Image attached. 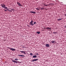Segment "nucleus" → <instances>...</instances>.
I'll use <instances>...</instances> for the list:
<instances>
[{
    "instance_id": "obj_1",
    "label": "nucleus",
    "mask_w": 66,
    "mask_h": 66,
    "mask_svg": "<svg viewBox=\"0 0 66 66\" xmlns=\"http://www.w3.org/2000/svg\"><path fill=\"white\" fill-rule=\"evenodd\" d=\"M8 49H10L11 50V51H15L16 50L14 48H11L10 47H7Z\"/></svg>"
},
{
    "instance_id": "obj_2",
    "label": "nucleus",
    "mask_w": 66,
    "mask_h": 66,
    "mask_svg": "<svg viewBox=\"0 0 66 66\" xmlns=\"http://www.w3.org/2000/svg\"><path fill=\"white\" fill-rule=\"evenodd\" d=\"M17 4H18V5L19 6H21V7H22V5L21 4H20V3L19 2H17Z\"/></svg>"
},
{
    "instance_id": "obj_3",
    "label": "nucleus",
    "mask_w": 66,
    "mask_h": 66,
    "mask_svg": "<svg viewBox=\"0 0 66 66\" xmlns=\"http://www.w3.org/2000/svg\"><path fill=\"white\" fill-rule=\"evenodd\" d=\"M33 23V20H32L31 22L29 24L31 26H34V24Z\"/></svg>"
},
{
    "instance_id": "obj_4",
    "label": "nucleus",
    "mask_w": 66,
    "mask_h": 66,
    "mask_svg": "<svg viewBox=\"0 0 66 66\" xmlns=\"http://www.w3.org/2000/svg\"><path fill=\"white\" fill-rule=\"evenodd\" d=\"M20 52H21V53H23V54H26V53L25 51H20Z\"/></svg>"
},
{
    "instance_id": "obj_5",
    "label": "nucleus",
    "mask_w": 66,
    "mask_h": 66,
    "mask_svg": "<svg viewBox=\"0 0 66 66\" xmlns=\"http://www.w3.org/2000/svg\"><path fill=\"white\" fill-rule=\"evenodd\" d=\"M12 62L13 63H16V64H17L18 62H19V61H17L15 60H13L12 61Z\"/></svg>"
},
{
    "instance_id": "obj_6",
    "label": "nucleus",
    "mask_w": 66,
    "mask_h": 66,
    "mask_svg": "<svg viewBox=\"0 0 66 66\" xmlns=\"http://www.w3.org/2000/svg\"><path fill=\"white\" fill-rule=\"evenodd\" d=\"M51 43L52 44H55L56 42L55 40H53L51 41Z\"/></svg>"
},
{
    "instance_id": "obj_7",
    "label": "nucleus",
    "mask_w": 66,
    "mask_h": 66,
    "mask_svg": "<svg viewBox=\"0 0 66 66\" xmlns=\"http://www.w3.org/2000/svg\"><path fill=\"white\" fill-rule=\"evenodd\" d=\"M2 7H3V8H4V7L5 6V5L4 4H1Z\"/></svg>"
},
{
    "instance_id": "obj_8",
    "label": "nucleus",
    "mask_w": 66,
    "mask_h": 66,
    "mask_svg": "<svg viewBox=\"0 0 66 66\" xmlns=\"http://www.w3.org/2000/svg\"><path fill=\"white\" fill-rule=\"evenodd\" d=\"M45 46L46 47H49L50 46V44H46Z\"/></svg>"
},
{
    "instance_id": "obj_9",
    "label": "nucleus",
    "mask_w": 66,
    "mask_h": 66,
    "mask_svg": "<svg viewBox=\"0 0 66 66\" xmlns=\"http://www.w3.org/2000/svg\"><path fill=\"white\" fill-rule=\"evenodd\" d=\"M18 56H22V57H24L25 56L24 55H18Z\"/></svg>"
},
{
    "instance_id": "obj_10",
    "label": "nucleus",
    "mask_w": 66,
    "mask_h": 66,
    "mask_svg": "<svg viewBox=\"0 0 66 66\" xmlns=\"http://www.w3.org/2000/svg\"><path fill=\"white\" fill-rule=\"evenodd\" d=\"M30 13H33V14H35V13H36V12H33V11L30 12Z\"/></svg>"
},
{
    "instance_id": "obj_11",
    "label": "nucleus",
    "mask_w": 66,
    "mask_h": 66,
    "mask_svg": "<svg viewBox=\"0 0 66 66\" xmlns=\"http://www.w3.org/2000/svg\"><path fill=\"white\" fill-rule=\"evenodd\" d=\"M62 19H63V18H59L57 19V20H58V21H60V20H62Z\"/></svg>"
},
{
    "instance_id": "obj_12",
    "label": "nucleus",
    "mask_w": 66,
    "mask_h": 66,
    "mask_svg": "<svg viewBox=\"0 0 66 66\" xmlns=\"http://www.w3.org/2000/svg\"><path fill=\"white\" fill-rule=\"evenodd\" d=\"M36 57H37L36 55H34L33 56V58H36Z\"/></svg>"
},
{
    "instance_id": "obj_13",
    "label": "nucleus",
    "mask_w": 66,
    "mask_h": 66,
    "mask_svg": "<svg viewBox=\"0 0 66 66\" xmlns=\"http://www.w3.org/2000/svg\"><path fill=\"white\" fill-rule=\"evenodd\" d=\"M34 61H38V59H34Z\"/></svg>"
},
{
    "instance_id": "obj_14",
    "label": "nucleus",
    "mask_w": 66,
    "mask_h": 66,
    "mask_svg": "<svg viewBox=\"0 0 66 66\" xmlns=\"http://www.w3.org/2000/svg\"><path fill=\"white\" fill-rule=\"evenodd\" d=\"M46 29H47V30H51V29L49 27L47 28H46Z\"/></svg>"
},
{
    "instance_id": "obj_15",
    "label": "nucleus",
    "mask_w": 66,
    "mask_h": 66,
    "mask_svg": "<svg viewBox=\"0 0 66 66\" xmlns=\"http://www.w3.org/2000/svg\"><path fill=\"white\" fill-rule=\"evenodd\" d=\"M37 34H39L40 33V31H38L36 32Z\"/></svg>"
},
{
    "instance_id": "obj_16",
    "label": "nucleus",
    "mask_w": 66,
    "mask_h": 66,
    "mask_svg": "<svg viewBox=\"0 0 66 66\" xmlns=\"http://www.w3.org/2000/svg\"><path fill=\"white\" fill-rule=\"evenodd\" d=\"M36 10H37L38 11H39V8H36Z\"/></svg>"
},
{
    "instance_id": "obj_17",
    "label": "nucleus",
    "mask_w": 66,
    "mask_h": 66,
    "mask_svg": "<svg viewBox=\"0 0 66 66\" xmlns=\"http://www.w3.org/2000/svg\"><path fill=\"white\" fill-rule=\"evenodd\" d=\"M14 60H15V61H18V59H17V58H16L14 59Z\"/></svg>"
},
{
    "instance_id": "obj_18",
    "label": "nucleus",
    "mask_w": 66,
    "mask_h": 66,
    "mask_svg": "<svg viewBox=\"0 0 66 66\" xmlns=\"http://www.w3.org/2000/svg\"><path fill=\"white\" fill-rule=\"evenodd\" d=\"M4 8H5V9H6V10L7 9V7H6L5 6V7H4Z\"/></svg>"
},
{
    "instance_id": "obj_19",
    "label": "nucleus",
    "mask_w": 66,
    "mask_h": 66,
    "mask_svg": "<svg viewBox=\"0 0 66 66\" xmlns=\"http://www.w3.org/2000/svg\"><path fill=\"white\" fill-rule=\"evenodd\" d=\"M34 23V24H35L36 23V21H35Z\"/></svg>"
},
{
    "instance_id": "obj_20",
    "label": "nucleus",
    "mask_w": 66,
    "mask_h": 66,
    "mask_svg": "<svg viewBox=\"0 0 66 66\" xmlns=\"http://www.w3.org/2000/svg\"><path fill=\"white\" fill-rule=\"evenodd\" d=\"M31 61V62H34V60L33 59V60H32Z\"/></svg>"
},
{
    "instance_id": "obj_21",
    "label": "nucleus",
    "mask_w": 66,
    "mask_h": 66,
    "mask_svg": "<svg viewBox=\"0 0 66 66\" xmlns=\"http://www.w3.org/2000/svg\"><path fill=\"white\" fill-rule=\"evenodd\" d=\"M30 55H33V54H32V53H30Z\"/></svg>"
},
{
    "instance_id": "obj_22",
    "label": "nucleus",
    "mask_w": 66,
    "mask_h": 66,
    "mask_svg": "<svg viewBox=\"0 0 66 66\" xmlns=\"http://www.w3.org/2000/svg\"><path fill=\"white\" fill-rule=\"evenodd\" d=\"M41 10H44V8L43 7L41 8Z\"/></svg>"
},
{
    "instance_id": "obj_23",
    "label": "nucleus",
    "mask_w": 66,
    "mask_h": 66,
    "mask_svg": "<svg viewBox=\"0 0 66 66\" xmlns=\"http://www.w3.org/2000/svg\"><path fill=\"white\" fill-rule=\"evenodd\" d=\"M53 33H54V34H56V33H57V32H53Z\"/></svg>"
},
{
    "instance_id": "obj_24",
    "label": "nucleus",
    "mask_w": 66,
    "mask_h": 66,
    "mask_svg": "<svg viewBox=\"0 0 66 66\" xmlns=\"http://www.w3.org/2000/svg\"><path fill=\"white\" fill-rule=\"evenodd\" d=\"M4 11H5V12H6V11H7V10H4Z\"/></svg>"
},
{
    "instance_id": "obj_25",
    "label": "nucleus",
    "mask_w": 66,
    "mask_h": 66,
    "mask_svg": "<svg viewBox=\"0 0 66 66\" xmlns=\"http://www.w3.org/2000/svg\"><path fill=\"white\" fill-rule=\"evenodd\" d=\"M45 6H47V5H45Z\"/></svg>"
},
{
    "instance_id": "obj_26",
    "label": "nucleus",
    "mask_w": 66,
    "mask_h": 66,
    "mask_svg": "<svg viewBox=\"0 0 66 66\" xmlns=\"http://www.w3.org/2000/svg\"><path fill=\"white\" fill-rule=\"evenodd\" d=\"M11 10H14V9H11Z\"/></svg>"
},
{
    "instance_id": "obj_27",
    "label": "nucleus",
    "mask_w": 66,
    "mask_h": 66,
    "mask_svg": "<svg viewBox=\"0 0 66 66\" xmlns=\"http://www.w3.org/2000/svg\"><path fill=\"white\" fill-rule=\"evenodd\" d=\"M66 27L65 26H64V28H66Z\"/></svg>"
},
{
    "instance_id": "obj_28",
    "label": "nucleus",
    "mask_w": 66,
    "mask_h": 66,
    "mask_svg": "<svg viewBox=\"0 0 66 66\" xmlns=\"http://www.w3.org/2000/svg\"><path fill=\"white\" fill-rule=\"evenodd\" d=\"M9 10L7 8V11H9Z\"/></svg>"
},
{
    "instance_id": "obj_29",
    "label": "nucleus",
    "mask_w": 66,
    "mask_h": 66,
    "mask_svg": "<svg viewBox=\"0 0 66 66\" xmlns=\"http://www.w3.org/2000/svg\"><path fill=\"white\" fill-rule=\"evenodd\" d=\"M37 55H38V53L37 54Z\"/></svg>"
},
{
    "instance_id": "obj_30",
    "label": "nucleus",
    "mask_w": 66,
    "mask_h": 66,
    "mask_svg": "<svg viewBox=\"0 0 66 66\" xmlns=\"http://www.w3.org/2000/svg\"><path fill=\"white\" fill-rule=\"evenodd\" d=\"M10 12H12V10H11Z\"/></svg>"
},
{
    "instance_id": "obj_31",
    "label": "nucleus",
    "mask_w": 66,
    "mask_h": 66,
    "mask_svg": "<svg viewBox=\"0 0 66 66\" xmlns=\"http://www.w3.org/2000/svg\"><path fill=\"white\" fill-rule=\"evenodd\" d=\"M45 5V4H44L43 5Z\"/></svg>"
},
{
    "instance_id": "obj_32",
    "label": "nucleus",
    "mask_w": 66,
    "mask_h": 66,
    "mask_svg": "<svg viewBox=\"0 0 66 66\" xmlns=\"http://www.w3.org/2000/svg\"><path fill=\"white\" fill-rule=\"evenodd\" d=\"M65 26V27H66V26Z\"/></svg>"
},
{
    "instance_id": "obj_33",
    "label": "nucleus",
    "mask_w": 66,
    "mask_h": 66,
    "mask_svg": "<svg viewBox=\"0 0 66 66\" xmlns=\"http://www.w3.org/2000/svg\"><path fill=\"white\" fill-rule=\"evenodd\" d=\"M65 33H66V31L65 32Z\"/></svg>"
}]
</instances>
